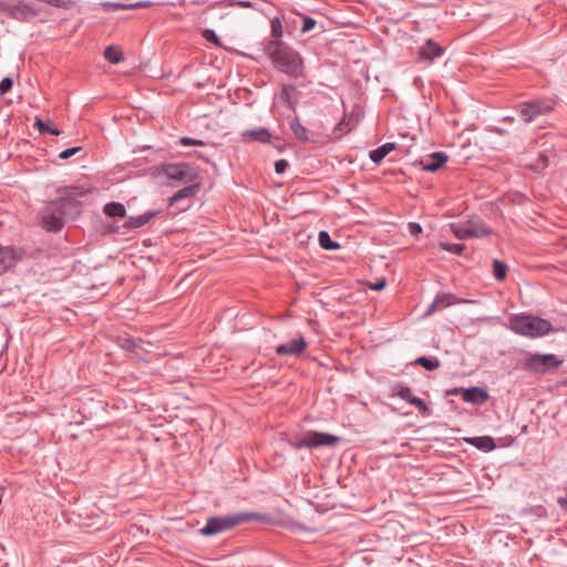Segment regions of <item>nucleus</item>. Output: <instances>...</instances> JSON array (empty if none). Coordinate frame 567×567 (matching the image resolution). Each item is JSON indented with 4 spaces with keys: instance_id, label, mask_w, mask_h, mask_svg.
<instances>
[{
    "instance_id": "nucleus-1",
    "label": "nucleus",
    "mask_w": 567,
    "mask_h": 567,
    "mask_svg": "<svg viewBox=\"0 0 567 567\" xmlns=\"http://www.w3.org/2000/svg\"><path fill=\"white\" fill-rule=\"evenodd\" d=\"M151 174L154 178L165 181L172 187L199 181L197 169L187 163L161 164L153 167Z\"/></svg>"
},
{
    "instance_id": "nucleus-2",
    "label": "nucleus",
    "mask_w": 567,
    "mask_h": 567,
    "mask_svg": "<svg viewBox=\"0 0 567 567\" xmlns=\"http://www.w3.org/2000/svg\"><path fill=\"white\" fill-rule=\"evenodd\" d=\"M266 52L272 63L281 72L299 76L302 72V60L297 51L284 45L280 41H269Z\"/></svg>"
},
{
    "instance_id": "nucleus-3",
    "label": "nucleus",
    "mask_w": 567,
    "mask_h": 567,
    "mask_svg": "<svg viewBox=\"0 0 567 567\" xmlns=\"http://www.w3.org/2000/svg\"><path fill=\"white\" fill-rule=\"evenodd\" d=\"M78 203L73 199H61L48 205L41 213V226L48 231H58L64 225V218L72 212L78 213Z\"/></svg>"
},
{
    "instance_id": "nucleus-4",
    "label": "nucleus",
    "mask_w": 567,
    "mask_h": 567,
    "mask_svg": "<svg viewBox=\"0 0 567 567\" xmlns=\"http://www.w3.org/2000/svg\"><path fill=\"white\" fill-rule=\"evenodd\" d=\"M509 328L517 334L528 338L543 337L551 330V324L547 320L528 315H515L509 318Z\"/></svg>"
},
{
    "instance_id": "nucleus-5",
    "label": "nucleus",
    "mask_w": 567,
    "mask_h": 567,
    "mask_svg": "<svg viewBox=\"0 0 567 567\" xmlns=\"http://www.w3.org/2000/svg\"><path fill=\"white\" fill-rule=\"evenodd\" d=\"M340 442V437L322 433V432H316V431H308L301 435L293 436L289 444L291 447L299 450V449H317L321 446H334Z\"/></svg>"
},
{
    "instance_id": "nucleus-6",
    "label": "nucleus",
    "mask_w": 567,
    "mask_h": 567,
    "mask_svg": "<svg viewBox=\"0 0 567 567\" xmlns=\"http://www.w3.org/2000/svg\"><path fill=\"white\" fill-rule=\"evenodd\" d=\"M249 519L247 514H237L224 517H210L206 525L199 530L204 536H213L234 528Z\"/></svg>"
},
{
    "instance_id": "nucleus-7",
    "label": "nucleus",
    "mask_w": 567,
    "mask_h": 567,
    "mask_svg": "<svg viewBox=\"0 0 567 567\" xmlns=\"http://www.w3.org/2000/svg\"><path fill=\"white\" fill-rule=\"evenodd\" d=\"M450 227L454 236L461 240L481 238L491 234V229L480 220H467L462 224H452Z\"/></svg>"
},
{
    "instance_id": "nucleus-8",
    "label": "nucleus",
    "mask_w": 567,
    "mask_h": 567,
    "mask_svg": "<svg viewBox=\"0 0 567 567\" xmlns=\"http://www.w3.org/2000/svg\"><path fill=\"white\" fill-rule=\"evenodd\" d=\"M555 354H533L525 361V368L534 372H546L561 364Z\"/></svg>"
},
{
    "instance_id": "nucleus-9",
    "label": "nucleus",
    "mask_w": 567,
    "mask_h": 567,
    "mask_svg": "<svg viewBox=\"0 0 567 567\" xmlns=\"http://www.w3.org/2000/svg\"><path fill=\"white\" fill-rule=\"evenodd\" d=\"M554 109L553 101H536L519 106V115L525 123L534 121L538 115L546 114Z\"/></svg>"
},
{
    "instance_id": "nucleus-10",
    "label": "nucleus",
    "mask_w": 567,
    "mask_h": 567,
    "mask_svg": "<svg viewBox=\"0 0 567 567\" xmlns=\"http://www.w3.org/2000/svg\"><path fill=\"white\" fill-rule=\"evenodd\" d=\"M4 11L12 18L18 20H24L35 17L37 11L28 3L23 1H16L8 4Z\"/></svg>"
},
{
    "instance_id": "nucleus-11",
    "label": "nucleus",
    "mask_w": 567,
    "mask_h": 567,
    "mask_svg": "<svg viewBox=\"0 0 567 567\" xmlns=\"http://www.w3.org/2000/svg\"><path fill=\"white\" fill-rule=\"evenodd\" d=\"M307 348V342L303 337H298L291 341L280 344L276 352L279 355H298Z\"/></svg>"
},
{
    "instance_id": "nucleus-12",
    "label": "nucleus",
    "mask_w": 567,
    "mask_h": 567,
    "mask_svg": "<svg viewBox=\"0 0 567 567\" xmlns=\"http://www.w3.org/2000/svg\"><path fill=\"white\" fill-rule=\"evenodd\" d=\"M444 53V49L432 40H427L419 49V58L422 61L432 62L435 58L441 56Z\"/></svg>"
},
{
    "instance_id": "nucleus-13",
    "label": "nucleus",
    "mask_w": 567,
    "mask_h": 567,
    "mask_svg": "<svg viewBox=\"0 0 567 567\" xmlns=\"http://www.w3.org/2000/svg\"><path fill=\"white\" fill-rule=\"evenodd\" d=\"M447 162V155L443 152L433 153L426 158L421 159L420 165L423 171L436 172Z\"/></svg>"
},
{
    "instance_id": "nucleus-14",
    "label": "nucleus",
    "mask_w": 567,
    "mask_h": 567,
    "mask_svg": "<svg viewBox=\"0 0 567 567\" xmlns=\"http://www.w3.org/2000/svg\"><path fill=\"white\" fill-rule=\"evenodd\" d=\"M19 259L20 256L14 248L0 246V275L9 270Z\"/></svg>"
},
{
    "instance_id": "nucleus-15",
    "label": "nucleus",
    "mask_w": 567,
    "mask_h": 567,
    "mask_svg": "<svg viewBox=\"0 0 567 567\" xmlns=\"http://www.w3.org/2000/svg\"><path fill=\"white\" fill-rule=\"evenodd\" d=\"M462 399L468 403L483 404L488 400V393L481 388L463 389Z\"/></svg>"
},
{
    "instance_id": "nucleus-16",
    "label": "nucleus",
    "mask_w": 567,
    "mask_h": 567,
    "mask_svg": "<svg viewBox=\"0 0 567 567\" xmlns=\"http://www.w3.org/2000/svg\"><path fill=\"white\" fill-rule=\"evenodd\" d=\"M200 187V181H196L190 184L184 185L183 188L178 189L171 198L169 204L173 205L184 198L194 197Z\"/></svg>"
},
{
    "instance_id": "nucleus-17",
    "label": "nucleus",
    "mask_w": 567,
    "mask_h": 567,
    "mask_svg": "<svg viewBox=\"0 0 567 567\" xmlns=\"http://www.w3.org/2000/svg\"><path fill=\"white\" fill-rule=\"evenodd\" d=\"M466 442H468L471 445L484 450V451H492L495 449L494 440L491 436H476L467 439Z\"/></svg>"
},
{
    "instance_id": "nucleus-18",
    "label": "nucleus",
    "mask_w": 567,
    "mask_h": 567,
    "mask_svg": "<svg viewBox=\"0 0 567 567\" xmlns=\"http://www.w3.org/2000/svg\"><path fill=\"white\" fill-rule=\"evenodd\" d=\"M395 150L394 143H385L370 153V158L379 164L389 153Z\"/></svg>"
},
{
    "instance_id": "nucleus-19",
    "label": "nucleus",
    "mask_w": 567,
    "mask_h": 567,
    "mask_svg": "<svg viewBox=\"0 0 567 567\" xmlns=\"http://www.w3.org/2000/svg\"><path fill=\"white\" fill-rule=\"evenodd\" d=\"M34 125L40 133H49L52 135L61 134V132L56 128V126L51 120L42 121L41 118L35 117Z\"/></svg>"
},
{
    "instance_id": "nucleus-20",
    "label": "nucleus",
    "mask_w": 567,
    "mask_h": 567,
    "mask_svg": "<svg viewBox=\"0 0 567 567\" xmlns=\"http://www.w3.org/2000/svg\"><path fill=\"white\" fill-rule=\"evenodd\" d=\"M243 136L245 138H249L251 141H259L261 143H267L270 138V134L266 128H257L251 131H246Z\"/></svg>"
},
{
    "instance_id": "nucleus-21",
    "label": "nucleus",
    "mask_w": 567,
    "mask_h": 567,
    "mask_svg": "<svg viewBox=\"0 0 567 567\" xmlns=\"http://www.w3.org/2000/svg\"><path fill=\"white\" fill-rule=\"evenodd\" d=\"M104 213L110 217H124L125 207L121 203H109L104 206Z\"/></svg>"
},
{
    "instance_id": "nucleus-22",
    "label": "nucleus",
    "mask_w": 567,
    "mask_h": 567,
    "mask_svg": "<svg viewBox=\"0 0 567 567\" xmlns=\"http://www.w3.org/2000/svg\"><path fill=\"white\" fill-rule=\"evenodd\" d=\"M104 58L109 62L117 64L123 60V54L117 47L110 45L104 51Z\"/></svg>"
},
{
    "instance_id": "nucleus-23",
    "label": "nucleus",
    "mask_w": 567,
    "mask_h": 567,
    "mask_svg": "<svg viewBox=\"0 0 567 567\" xmlns=\"http://www.w3.org/2000/svg\"><path fill=\"white\" fill-rule=\"evenodd\" d=\"M318 239L321 248L326 250H337L340 248V245L336 241H332L329 234L324 230L319 233Z\"/></svg>"
},
{
    "instance_id": "nucleus-24",
    "label": "nucleus",
    "mask_w": 567,
    "mask_h": 567,
    "mask_svg": "<svg viewBox=\"0 0 567 567\" xmlns=\"http://www.w3.org/2000/svg\"><path fill=\"white\" fill-rule=\"evenodd\" d=\"M290 128L293 133V135L301 140V141H308V131L307 128L299 122L298 118L292 120L290 124Z\"/></svg>"
},
{
    "instance_id": "nucleus-25",
    "label": "nucleus",
    "mask_w": 567,
    "mask_h": 567,
    "mask_svg": "<svg viewBox=\"0 0 567 567\" xmlns=\"http://www.w3.org/2000/svg\"><path fill=\"white\" fill-rule=\"evenodd\" d=\"M450 297L445 296V295L437 296L434 299V301L431 303V306L429 307L426 315H432L436 310L443 309V308L447 307L449 305H451V302L447 300Z\"/></svg>"
},
{
    "instance_id": "nucleus-26",
    "label": "nucleus",
    "mask_w": 567,
    "mask_h": 567,
    "mask_svg": "<svg viewBox=\"0 0 567 567\" xmlns=\"http://www.w3.org/2000/svg\"><path fill=\"white\" fill-rule=\"evenodd\" d=\"M414 363L422 365L427 371L436 370L440 367V361L436 358L420 357Z\"/></svg>"
},
{
    "instance_id": "nucleus-27",
    "label": "nucleus",
    "mask_w": 567,
    "mask_h": 567,
    "mask_svg": "<svg viewBox=\"0 0 567 567\" xmlns=\"http://www.w3.org/2000/svg\"><path fill=\"white\" fill-rule=\"evenodd\" d=\"M506 272H507V266L499 260H494V262H493L494 277L497 280H503L506 277Z\"/></svg>"
},
{
    "instance_id": "nucleus-28",
    "label": "nucleus",
    "mask_w": 567,
    "mask_h": 567,
    "mask_svg": "<svg viewBox=\"0 0 567 567\" xmlns=\"http://www.w3.org/2000/svg\"><path fill=\"white\" fill-rule=\"evenodd\" d=\"M271 35L276 39L275 41H279L282 35V23L279 18H274L271 20Z\"/></svg>"
},
{
    "instance_id": "nucleus-29",
    "label": "nucleus",
    "mask_w": 567,
    "mask_h": 567,
    "mask_svg": "<svg viewBox=\"0 0 567 567\" xmlns=\"http://www.w3.org/2000/svg\"><path fill=\"white\" fill-rule=\"evenodd\" d=\"M293 94H295V87L291 86V85H284L282 89H281V99L292 105L293 104Z\"/></svg>"
},
{
    "instance_id": "nucleus-30",
    "label": "nucleus",
    "mask_w": 567,
    "mask_h": 567,
    "mask_svg": "<svg viewBox=\"0 0 567 567\" xmlns=\"http://www.w3.org/2000/svg\"><path fill=\"white\" fill-rule=\"evenodd\" d=\"M440 247L443 249V250H446V251H450L452 254H455V255H461L462 251L464 250V246L463 245H458V244H440Z\"/></svg>"
},
{
    "instance_id": "nucleus-31",
    "label": "nucleus",
    "mask_w": 567,
    "mask_h": 567,
    "mask_svg": "<svg viewBox=\"0 0 567 567\" xmlns=\"http://www.w3.org/2000/svg\"><path fill=\"white\" fill-rule=\"evenodd\" d=\"M548 166V157L544 154H540L537 158V162L533 165L535 171H543Z\"/></svg>"
},
{
    "instance_id": "nucleus-32",
    "label": "nucleus",
    "mask_w": 567,
    "mask_h": 567,
    "mask_svg": "<svg viewBox=\"0 0 567 567\" xmlns=\"http://www.w3.org/2000/svg\"><path fill=\"white\" fill-rule=\"evenodd\" d=\"M203 37L205 38L206 41L213 42L216 45H220L219 39L213 30H204Z\"/></svg>"
},
{
    "instance_id": "nucleus-33",
    "label": "nucleus",
    "mask_w": 567,
    "mask_h": 567,
    "mask_svg": "<svg viewBox=\"0 0 567 567\" xmlns=\"http://www.w3.org/2000/svg\"><path fill=\"white\" fill-rule=\"evenodd\" d=\"M12 80L10 78H4L0 82V95H4L7 92H9L12 87Z\"/></svg>"
},
{
    "instance_id": "nucleus-34",
    "label": "nucleus",
    "mask_w": 567,
    "mask_h": 567,
    "mask_svg": "<svg viewBox=\"0 0 567 567\" xmlns=\"http://www.w3.org/2000/svg\"><path fill=\"white\" fill-rule=\"evenodd\" d=\"M179 143L184 146H203L205 143L200 140H194L190 137H182Z\"/></svg>"
},
{
    "instance_id": "nucleus-35",
    "label": "nucleus",
    "mask_w": 567,
    "mask_h": 567,
    "mask_svg": "<svg viewBox=\"0 0 567 567\" xmlns=\"http://www.w3.org/2000/svg\"><path fill=\"white\" fill-rule=\"evenodd\" d=\"M398 395L408 402L413 398L412 391L408 386H400L398 390Z\"/></svg>"
},
{
    "instance_id": "nucleus-36",
    "label": "nucleus",
    "mask_w": 567,
    "mask_h": 567,
    "mask_svg": "<svg viewBox=\"0 0 567 567\" xmlns=\"http://www.w3.org/2000/svg\"><path fill=\"white\" fill-rule=\"evenodd\" d=\"M80 151H81V147H71V148L62 151L59 154V157L62 159H68L69 157L78 154Z\"/></svg>"
},
{
    "instance_id": "nucleus-37",
    "label": "nucleus",
    "mask_w": 567,
    "mask_h": 567,
    "mask_svg": "<svg viewBox=\"0 0 567 567\" xmlns=\"http://www.w3.org/2000/svg\"><path fill=\"white\" fill-rule=\"evenodd\" d=\"M315 25H316V21L313 19H311L309 17H305L301 32L306 33V32L312 30L315 28Z\"/></svg>"
},
{
    "instance_id": "nucleus-38",
    "label": "nucleus",
    "mask_w": 567,
    "mask_h": 567,
    "mask_svg": "<svg viewBox=\"0 0 567 567\" xmlns=\"http://www.w3.org/2000/svg\"><path fill=\"white\" fill-rule=\"evenodd\" d=\"M146 221H147V218H146V217H144V216H140V217H137V218H135V219H131L130 221H127V225H128L130 227H141V226H143L144 224H146Z\"/></svg>"
},
{
    "instance_id": "nucleus-39",
    "label": "nucleus",
    "mask_w": 567,
    "mask_h": 567,
    "mask_svg": "<svg viewBox=\"0 0 567 567\" xmlns=\"http://www.w3.org/2000/svg\"><path fill=\"white\" fill-rule=\"evenodd\" d=\"M409 402L419 410L425 411L427 409L425 402L420 398L413 396Z\"/></svg>"
},
{
    "instance_id": "nucleus-40",
    "label": "nucleus",
    "mask_w": 567,
    "mask_h": 567,
    "mask_svg": "<svg viewBox=\"0 0 567 567\" xmlns=\"http://www.w3.org/2000/svg\"><path fill=\"white\" fill-rule=\"evenodd\" d=\"M287 167L288 163L285 159H280L275 163V171L277 174H282Z\"/></svg>"
},
{
    "instance_id": "nucleus-41",
    "label": "nucleus",
    "mask_w": 567,
    "mask_h": 567,
    "mask_svg": "<svg viewBox=\"0 0 567 567\" xmlns=\"http://www.w3.org/2000/svg\"><path fill=\"white\" fill-rule=\"evenodd\" d=\"M409 231L411 235H419L422 231V228L416 223H410L409 224Z\"/></svg>"
},
{
    "instance_id": "nucleus-42",
    "label": "nucleus",
    "mask_w": 567,
    "mask_h": 567,
    "mask_svg": "<svg viewBox=\"0 0 567 567\" xmlns=\"http://www.w3.org/2000/svg\"><path fill=\"white\" fill-rule=\"evenodd\" d=\"M385 287V280H381L377 282L374 286H372V289L374 290H382Z\"/></svg>"
},
{
    "instance_id": "nucleus-43",
    "label": "nucleus",
    "mask_w": 567,
    "mask_h": 567,
    "mask_svg": "<svg viewBox=\"0 0 567 567\" xmlns=\"http://www.w3.org/2000/svg\"><path fill=\"white\" fill-rule=\"evenodd\" d=\"M243 7H250V3L249 2H241L240 3Z\"/></svg>"
}]
</instances>
